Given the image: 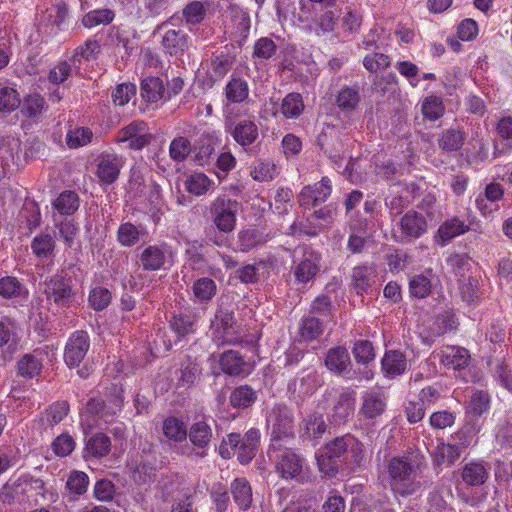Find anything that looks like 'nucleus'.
I'll return each instance as SVG.
<instances>
[{"label":"nucleus","mask_w":512,"mask_h":512,"mask_svg":"<svg viewBox=\"0 0 512 512\" xmlns=\"http://www.w3.org/2000/svg\"><path fill=\"white\" fill-rule=\"evenodd\" d=\"M488 468L483 462L467 463L462 470V480L469 486H480L488 479Z\"/></svg>","instance_id":"obj_28"},{"label":"nucleus","mask_w":512,"mask_h":512,"mask_svg":"<svg viewBox=\"0 0 512 512\" xmlns=\"http://www.w3.org/2000/svg\"><path fill=\"white\" fill-rule=\"evenodd\" d=\"M293 391L300 397L312 394L319 386V378L316 371H307L293 382Z\"/></svg>","instance_id":"obj_39"},{"label":"nucleus","mask_w":512,"mask_h":512,"mask_svg":"<svg viewBox=\"0 0 512 512\" xmlns=\"http://www.w3.org/2000/svg\"><path fill=\"white\" fill-rule=\"evenodd\" d=\"M409 290L412 296L424 298L431 291V281L425 275H416L409 282Z\"/></svg>","instance_id":"obj_62"},{"label":"nucleus","mask_w":512,"mask_h":512,"mask_svg":"<svg viewBox=\"0 0 512 512\" xmlns=\"http://www.w3.org/2000/svg\"><path fill=\"white\" fill-rule=\"evenodd\" d=\"M93 133L89 128L77 127L67 132L66 143L69 148H79L92 141Z\"/></svg>","instance_id":"obj_50"},{"label":"nucleus","mask_w":512,"mask_h":512,"mask_svg":"<svg viewBox=\"0 0 512 512\" xmlns=\"http://www.w3.org/2000/svg\"><path fill=\"white\" fill-rule=\"evenodd\" d=\"M267 425L273 441L293 436V418L285 406L277 405L272 408L267 416Z\"/></svg>","instance_id":"obj_11"},{"label":"nucleus","mask_w":512,"mask_h":512,"mask_svg":"<svg viewBox=\"0 0 512 512\" xmlns=\"http://www.w3.org/2000/svg\"><path fill=\"white\" fill-rule=\"evenodd\" d=\"M115 18L113 10L108 8L95 9L87 12L81 20L82 25L85 28L92 29L99 25H108Z\"/></svg>","instance_id":"obj_38"},{"label":"nucleus","mask_w":512,"mask_h":512,"mask_svg":"<svg viewBox=\"0 0 512 512\" xmlns=\"http://www.w3.org/2000/svg\"><path fill=\"white\" fill-rule=\"evenodd\" d=\"M219 364L222 371L229 376L245 377L252 371V366L239 352L228 350L221 354Z\"/></svg>","instance_id":"obj_19"},{"label":"nucleus","mask_w":512,"mask_h":512,"mask_svg":"<svg viewBox=\"0 0 512 512\" xmlns=\"http://www.w3.org/2000/svg\"><path fill=\"white\" fill-rule=\"evenodd\" d=\"M69 406L66 402H56L46 409L42 421L48 426L59 424L68 414Z\"/></svg>","instance_id":"obj_53"},{"label":"nucleus","mask_w":512,"mask_h":512,"mask_svg":"<svg viewBox=\"0 0 512 512\" xmlns=\"http://www.w3.org/2000/svg\"><path fill=\"white\" fill-rule=\"evenodd\" d=\"M432 356L438 358L445 368L452 370L466 368L471 359L467 349L454 345L444 346L439 351L433 352Z\"/></svg>","instance_id":"obj_16"},{"label":"nucleus","mask_w":512,"mask_h":512,"mask_svg":"<svg viewBox=\"0 0 512 512\" xmlns=\"http://www.w3.org/2000/svg\"><path fill=\"white\" fill-rule=\"evenodd\" d=\"M216 284L210 278H200L192 286L193 295L198 301L204 302L211 300L216 294Z\"/></svg>","instance_id":"obj_46"},{"label":"nucleus","mask_w":512,"mask_h":512,"mask_svg":"<svg viewBox=\"0 0 512 512\" xmlns=\"http://www.w3.org/2000/svg\"><path fill=\"white\" fill-rule=\"evenodd\" d=\"M381 365L385 376L394 378L405 372L407 360L402 352L398 350H388L382 358Z\"/></svg>","instance_id":"obj_24"},{"label":"nucleus","mask_w":512,"mask_h":512,"mask_svg":"<svg viewBox=\"0 0 512 512\" xmlns=\"http://www.w3.org/2000/svg\"><path fill=\"white\" fill-rule=\"evenodd\" d=\"M323 333L322 323L318 318L307 317L300 325V336L305 341H312Z\"/></svg>","instance_id":"obj_55"},{"label":"nucleus","mask_w":512,"mask_h":512,"mask_svg":"<svg viewBox=\"0 0 512 512\" xmlns=\"http://www.w3.org/2000/svg\"><path fill=\"white\" fill-rule=\"evenodd\" d=\"M90 347L89 335L85 331H76L68 339L64 359L69 367L78 366Z\"/></svg>","instance_id":"obj_15"},{"label":"nucleus","mask_w":512,"mask_h":512,"mask_svg":"<svg viewBox=\"0 0 512 512\" xmlns=\"http://www.w3.org/2000/svg\"><path fill=\"white\" fill-rule=\"evenodd\" d=\"M360 101L358 88L344 87L342 88L336 98L337 105L340 109L345 111L354 110Z\"/></svg>","instance_id":"obj_49"},{"label":"nucleus","mask_w":512,"mask_h":512,"mask_svg":"<svg viewBox=\"0 0 512 512\" xmlns=\"http://www.w3.org/2000/svg\"><path fill=\"white\" fill-rule=\"evenodd\" d=\"M321 255L312 250L305 249L302 260L295 266L294 275L297 281L306 283L319 272Z\"/></svg>","instance_id":"obj_21"},{"label":"nucleus","mask_w":512,"mask_h":512,"mask_svg":"<svg viewBox=\"0 0 512 512\" xmlns=\"http://www.w3.org/2000/svg\"><path fill=\"white\" fill-rule=\"evenodd\" d=\"M303 467V459L294 451L286 449L277 455L276 472L283 479L296 478Z\"/></svg>","instance_id":"obj_20"},{"label":"nucleus","mask_w":512,"mask_h":512,"mask_svg":"<svg viewBox=\"0 0 512 512\" xmlns=\"http://www.w3.org/2000/svg\"><path fill=\"white\" fill-rule=\"evenodd\" d=\"M212 339L218 345L237 344L241 336L232 313L219 311L212 321Z\"/></svg>","instance_id":"obj_8"},{"label":"nucleus","mask_w":512,"mask_h":512,"mask_svg":"<svg viewBox=\"0 0 512 512\" xmlns=\"http://www.w3.org/2000/svg\"><path fill=\"white\" fill-rule=\"evenodd\" d=\"M111 301V293L103 287H94L91 289L88 297L89 305L97 311L105 309Z\"/></svg>","instance_id":"obj_57"},{"label":"nucleus","mask_w":512,"mask_h":512,"mask_svg":"<svg viewBox=\"0 0 512 512\" xmlns=\"http://www.w3.org/2000/svg\"><path fill=\"white\" fill-rule=\"evenodd\" d=\"M231 494L241 510H248L252 503V488L245 478H236L231 483Z\"/></svg>","instance_id":"obj_25"},{"label":"nucleus","mask_w":512,"mask_h":512,"mask_svg":"<svg viewBox=\"0 0 512 512\" xmlns=\"http://www.w3.org/2000/svg\"><path fill=\"white\" fill-rule=\"evenodd\" d=\"M391 488L394 493L408 496L416 493L421 487L418 463L410 457H394L388 464Z\"/></svg>","instance_id":"obj_1"},{"label":"nucleus","mask_w":512,"mask_h":512,"mask_svg":"<svg viewBox=\"0 0 512 512\" xmlns=\"http://www.w3.org/2000/svg\"><path fill=\"white\" fill-rule=\"evenodd\" d=\"M141 97L150 103H155L165 96L163 82L158 77H149L141 83Z\"/></svg>","instance_id":"obj_35"},{"label":"nucleus","mask_w":512,"mask_h":512,"mask_svg":"<svg viewBox=\"0 0 512 512\" xmlns=\"http://www.w3.org/2000/svg\"><path fill=\"white\" fill-rule=\"evenodd\" d=\"M338 15L333 11H325L317 20L315 32L318 36L331 33L337 25Z\"/></svg>","instance_id":"obj_63"},{"label":"nucleus","mask_w":512,"mask_h":512,"mask_svg":"<svg viewBox=\"0 0 512 512\" xmlns=\"http://www.w3.org/2000/svg\"><path fill=\"white\" fill-rule=\"evenodd\" d=\"M175 17L172 16L168 20L157 25L154 35L161 34V44L165 52L170 55H181L190 47V38L182 30L170 28L174 25Z\"/></svg>","instance_id":"obj_5"},{"label":"nucleus","mask_w":512,"mask_h":512,"mask_svg":"<svg viewBox=\"0 0 512 512\" xmlns=\"http://www.w3.org/2000/svg\"><path fill=\"white\" fill-rule=\"evenodd\" d=\"M460 448L457 445L441 443L434 453L436 464H453L460 457Z\"/></svg>","instance_id":"obj_47"},{"label":"nucleus","mask_w":512,"mask_h":512,"mask_svg":"<svg viewBox=\"0 0 512 512\" xmlns=\"http://www.w3.org/2000/svg\"><path fill=\"white\" fill-rule=\"evenodd\" d=\"M224 117L226 127L238 144L247 146L257 139L258 127L255 124L254 117L249 116L235 122L234 107L232 105H226L224 107Z\"/></svg>","instance_id":"obj_4"},{"label":"nucleus","mask_w":512,"mask_h":512,"mask_svg":"<svg viewBox=\"0 0 512 512\" xmlns=\"http://www.w3.org/2000/svg\"><path fill=\"white\" fill-rule=\"evenodd\" d=\"M0 295L7 299L26 298L28 290L16 277L6 276L0 279Z\"/></svg>","instance_id":"obj_37"},{"label":"nucleus","mask_w":512,"mask_h":512,"mask_svg":"<svg viewBox=\"0 0 512 512\" xmlns=\"http://www.w3.org/2000/svg\"><path fill=\"white\" fill-rule=\"evenodd\" d=\"M89 485V477L82 471H73L69 475L66 487L74 494L82 495L87 491Z\"/></svg>","instance_id":"obj_58"},{"label":"nucleus","mask_w":512,"mask_h":512,"mask_svg":"<svg viewBox=\"0 0 512 512\" xmlns=\"http://www.w3.org/2000/svg\"><path fill=\"white\" fill-rule=\"evenodd\" d=\"M469 229V224H466L457 217H452L441 224L437 232V237L441 240V245H445L447 242L464 234Z\"/></svg>","instance_id":"obj_27"},{"label":"nucleus","mask_w":512,"mask_h":512,"mask_svg":"<svg viewBox=\"0 0 512 512\" xmlns=\"http://www.w3.org/2000/svg\"><path fill=\"white\" fill-rule=\"evenodd\" d=\"M280 173V168L271 160L257 161L250 172L251 177L258 182L272 181Z\"/></svg>","instance_id":"obj_36"},{"label":"nucleus","mask_w":512,"mask_h":512,"mask_svg":"<svg viewBox=\"0 0 512 512\" xmlns=\"http://www.w3.org/2000/svg\"><path fill=\"white\" fill-rule=\"evenodd\" d=\"M302 436L311 440L313 445L317 444V440L326 430V424L321 414H310L304 419Z\"/></svg>","instance_id":"obj_33"},{"label":"nucleus","mask_w":512,"mask_h":512,"mask_svg":"<svg viewBox=\"0 0 512 512\" xmlns=\"http://www.w3.org/2000/svg\"><path fill=\"white\" fill-rule=\"evenodd\" d=\"M464 141L463 134L457 130H447L439 139V146L446 151L459 149Z\"/></svg>","instance_id":"obj_61"},{"label":"nucleus","mask_w":512,"mask_h":512,"mask_svg":"<svg viewBox=\"0 0 512 512\" xmlns=\"http://www.w3.org/2000/svg\"><path fill=\"white\" fill-rule=\"evenodd\" d=\"M390 65V58L383 53H373L364 57L363 66L369 72H377L386 69Z\"/></svg>","instance_id":"obj_64"},{"label":"nucleus","mask_w":512,"mask_h":512,"mask_svg":"<svg viewBox=\"0 0 512 512\" xmlns=\"http://www.w3.org/2000/svg\"><path fill=\"white\" fill-rule=\"evenodd\" d=\"M304 110L302 96L299 93H289L282 100L280 111L285 118H297Z\"/></svg>","instance_id":"obj_41"},{"label":"nucleus","mask_w":512,"mask_h":512,"mask_svg":"<svg viewBox=\"0 0 512 512\" xmlns=\"http://www.w3.org/2000/svg\"><path fill=\"white\" fill-rule=\"evenodd\" d=\"M224 94L229 104L242 103L248 98L249 86L246 80L240 77H231L225 86Z\"/></svg>","instance_id":"obj_30"},{"label":"nucleus","mask_w":512,"mask_h":512,"mask_svg":"<svg viewBox=\"0 0 512 512\" xmlns=\"http://www.w3.org/2000/svg\"><path fill=\"white\" fill-rule=\"evenodd\" d=\"M424 118L437 120L444 114V105L441 98L431 95L426 97L421 105Z\"/></svg>","instance_id":"obj_52"},{"label":"nucleus","mask_w":512,"mask_h":512,"mask_svg":"<svg viewBox=\"0 0 512 512\" xmlns=\"http://www.w3.org/2000/svg\"><path fill=\"white\" fill-rule=\"evenodd\" d=\"M239 208V202L226 195H219L211 202V218L219 231L229 233L234 230Z\"/></svg>","instance_id":"obj_3"},{"label":"nucleus","mask_w":512,"mask_h":512,"mask_svg":"<svg viewBox=\"0 0 512 512\" xmlns=\"http://www.w3.org/2000/svg\"><path fill=\"white\" fill-rule=\"evenodd\" d=\"M427 217H432L429 210L426 211V216L418 211L407 212L400 221L402 233L411 238H419L427 230Z\"/></svg>","instance_id":"obj_22"},{"label":"nucleus","mask_w":512,"mask_h":512,"mask_svg":"<svg viewBox=\"0 0 512 512\" xmlns=\"http://www.w3.org/2000/svg\"><path fill=\"white\" fill-rule=\"evenodd\" d=\"M325 365L329 371L346 379H354L350 354L344 347H335L328 350Z\"/></svg>","instance_id":"obj_13"},{"label":"nucleus","mask_w":512,"mask_h":512,"mask_svg":"<svg viewBox=\"0 0 512 512\" xmlns=\"http://www.w3.org/2000/svg\"><path fill=\"white\" fill-rule=\"evenodd\" d=\"M99 52V42L94 38L87 39L83 45L75 50L71 58L72 64L76 66L77 63L81 62V59L86 61L94 60Z\"/></svg>","instance_id":"obj_44"},{"label":"nucleus","mask_w":512,"mask_h":512,"mask_svg":"<svg viewBox=\"0 0 512 512\" xmlns=\"http://www.w3.org/2000/svg\"><path fill=\"white\" fill-rule=\"evenodd\" d=\"M332 191L331 180L323 177L314 185L305 186L299 193V204L304 208L313 207L321 202L326 201Z\"/></svg>","instance_id":"obj_17"},{"label":"nucleus","mask_w":512,"mask_h":512,"mask_svg":"<svg viewBox=\"0 0 512 512\" xmlns=\"http://www.w3.org/2000/svg\"><path fill=\"white\" fill-rule=\"evenodd\" d=\"M55 241L49 234H41L36 236L32 243L31 249L39 258H48L54 250Z\"/></svg>","instance_id":"obj_51"},{"label":"nucleus","mask_w":512,"mask_h":512,"mask_svg":"<svg viewBox=\"0 0 512 512\" xmlns=\"http://www.w3.org/2000/svg\"><path fill=\"white\" fill-rule=\"evenodd\" d=\"M153 135L143 120H135L123 127L117 134L116 142L125 144L126 148L141 150L150 144Z\"/></svg>","instance_id":"obj_7"},{"label":"nucleus","mask_w":512,"mask_h":512,"mask_svg":"<svg viewBox=\"0 0 512 512\" xmlns=\"http://www.w3.org/2000/svg\"><path fill=\"white\" fill-rule=\"evenodd\" d=\"M375 267L372 265L357 266L353 269L352 279L358 293L366 292L374 283Z\"/></svg>","instance_id":"obj_34"},{"label":"nucleus","mask_w":512,"mask_h":512,"mask_svg":"<svg viewBox=\"0 0 512 512\" xmlns=\"http://www.w3.org/2000/svg\"><path fill=\"white\" fill-rule=\"evenodd\" d=\"M145 235V230L141 226H136L131 222L122 223L117 230V241L123 247H132L136 245L142 236Z\"/></svg>","instance_id":"obj_31"},{"label":"nucleus","mask_w":512,"mask_h":512,"mask_svg":"<svg viewBox=\"0 0 512 512\" xmlns=\"http://www.w3.org/2000/svg\"><path fill=\"white\" fill-rule=\"evenodd\" d=\"M214 181L201 172L189 175L185 182V189L194 196H202L214 189Z\"/></svg>","instance_id":"obj_29"},{"label":"nucleus","mask_w":512,"mask_h":512,"mask_svg":"<svg viewBox=\"0 0 512 512\" xmlns=\"http://www.w3.org/2000/svg\"><path fill=\"white\" fill-rule=\"evenodd\" d=\"M110 449V438L103 433H96L87 440L84 457L102 458L110 452Z\"/></svg>","instance_id":"obj_26"},{"label":"nucleus","mask_w":512,"mask_h":512,"mask_svg":"<svg viewBox=\"0 0 512 512\" xmlns=\"http://www.w3.org/2000/svg\"><path fill=\"white\" fill-rule=\"evenodd\" d=\"M260 439V433L256 429H250L241 437L240 434L230 433L223 439L219 453L224 459H229L237 452L238 460L242 464L250 462L256 454Z\"/></svg>","instance_id":"obj_2"},{"label":"nucleus","mask_w":512,"mask_h":512,"mask_svg":"<svg viewBox=\"0 0 512 512\" xmlns=\"http://www.w3.org/2000/svg\"><path fill=\"white\" fill-rule=\"evenodd\" d=\"M386 408L385 399L376 392H367L363 396L361 413L369 419H375L380 416Z\"/></svg>","instance_id":"obj_32"},{"label":"nucleus","mask_w":512,"mask_h":512,"mask_svg":"<svg viewBox=\"0 0 512 512\" xmlns=\"http://www.w3.org/2000/svg\"><path fill=\"white\" fill-rule=\"evenodd\" d=\"M53 206L60 214L71 215L79 207L78 195L72 191H64L53 202Z\"/></svg>","instance_id":"obj_43"},{"label":"nucleus","mask_w":512,"mask_h":512,"mask_svg":"<svg viewBox=\"0 0 512 512\" xmlns=\"http://www.w3.org/2000/svg\"><path fill=\"white\" fill-rule=\"evenodd\" d=\"M20 105V98L17 91L0 82V111L11 112Z\"/></svg>","instance_id":"obj_48"},{"label":"nucleus","mask_w":512,"mask_h":512,"mask_svg":"<svg viewBox=\"0 0 512 512\" xmlns=\"http://www.w3.org/2000/svg\"><path fill=\"white\" fill-rule=\"evenodd\" d=\"M335 402L331 410V418L335 424H341L348 420L355 408V393L353 391L331 390L329 393Z\"/></svg>","instance_id":"obj_18"},{"label":"nucleus","mask_w":512,"mask_h":512,"mask_svg":"<svg viewBox=\"0 0 512 512\" xmlns=\"http://www.w3.org/2000/svg\"><path fill=\"white\" fill-rule=\"evenodd\" d=\"M163 433L167 439L180 442L186 439L187 428L180 419L169 417L163 423Z\"/></svg>","instance_id":"obj_42"},{"label":"nucleus","mask_w":512,"mask_h":512,"mask_svg":"<svg viewBox=\"0 0 512 512\" xmlns=\"http://www.w3.org/2000/svg\"><path fill=\"white\" fill-rule=\"evenodd\" d=\"M257 399V394L254 389L248 385H241L235 388L230 395V404L234 408H247L250 407Z\"/></svg>","instance_id":"obj_40"},{"label":"nucleus","mask_w":512,"mask_h":512,"mask_svg":"<svg viewBox=\"0 0 512 512\" xmlns=\"http://www.w3.org/2000/svg\"><path fill=\"white\" fill-rule=\"evenodd\" d=\"M232 62L226 55H217L211 60L209 74L210 78L217 81L223 78L230 70Z\"/></svg>","instance_id":"obj_56"},{"label":"nucleus","mask_w":512,"mask_h":512,"mask_svg":"<svg viewBox=\"0 0 512 512\" xmlns=\"http://www.w3.org/2000/svg\"><path fill=\"white\" fill-rule=\"evenodd\" d=\"M17 366L21 376L33 378L40 373L42 363L35 355L26 354L18 361Z\"/></svg>","instance_id":"obj_54"},{"label":"nucleus","mask_w":512,"mask_h":512,"mask_svg":"<svg viewBox=\"0 0 512 512\" xmlns=\"http://www.w3.org/2000/svg\"><path fill=\"white\" fill-rule=\"evenodd\" d=\"M67 14V4L62 0H57L38 13L37 19L41 26H59L65 21Z\"/></svg>","instance_id":"obj_23"},{"label":"nucleus","mask_w":512,"mask_h":512,"mask_svg":"<svg viewBox=\"0 0 512 512\" xmlns=\"http://www.w3.org/2000/svg\"><path fill=\"white\" fill-rule=\"evenodd\" d=\"M173 257L171 248L166 243L147 246L140 255V262L147 271H157L164 267Z\"/></svg>","instance_id":"obj_14"},{"label":"nucleus","mask_w":512,"mask_h":512,"mask_svg":"<svg viewBox=\"0 0 512 512\" xmlns=\"http://www.w3.org/2000/svg\"><path fill=\"white\" fill-rule=\"evenodd\" d=\"M190 151V142L185 137H178L173 139L169 146L170 157L177 162L185 160Z\"/></svg>","instance_id":"obj_60"},{"label":"nucleus","mask_w":512,"mask_h":512,"mask_svg":"<svg viewBox=\"0 0 512 512\" xmlns=\"http://www.w3.org/2000/svg\"><path fill=\"white\" fill-rule=\"evenodd\" d=\"M325 451L329 456L335 459L344 457L353 462H358L363 453V445L357 438L347 434L328 443L325 447Z\"/></svg>","instance_id":"obj_12"},{"label":"nucleus","mask_w":512,"mask_h":512,"mask_svg":"<svg viewBox=\"0 0 512 512\" xmlns=\"http://www.w3.org/2000/svg\"><path fill=\"white\" fill-rule=\"evenodd\" d=\"M46 301L57 307H68L73 296L72 287L64 277L55 275L46 279L41 288Z\"/></svg>","instance_id":"obj_9"},{"label":"nucleus","mask_w":512,"mask_h":512,"mask_svg":"<svg viewBox=\"0 0 512 512\" xmlns=\"http://www.w3.org/2000/svg\"><path fill=\"white\" fill-rule=\"evenodd\" d=\"M123 406V398L121 390L114 388V396L105 402L101 399H90L86 406V411L91 416H95L91 426H100L102 423H108L121 410Z\"/></svg>","instance_id":"obj_6"},{"label":"nucleus","mask_w":512,"mask_h":512,"mask_svg":"<svg viewBox=\"0 0 512 512\" xmlns=\"http://www.w3.org/2000/svg\"><path fill=\"white\" fill-rule=\"evenodd\" d=\"M136 93V87L132 83L118 84L112 91V101L115 105L124 106Z\"/></svg>","instance_id":"obj_59"},{"label":"nucleus","mask_w":512,"mask_h":512,"mask_svg":"<svg viewBox=\"0 0 512 512\" xmlns=\"http://www.w3.org/2000/svg\"><path fill=\"white\" fill-rule=\"evenodd\" d=\"M126 158L114 152H104L98 156L96 176L101 185H111L125 165Z\"/></svg>","instance_id":"obj_10"},{"label":"nucleus","mask_w":512,"mask_h":512,"mask_svg":"<svg viewBox=\"0 0 512 512\" xmlns=\"http://www.w3.org/2000/svg\"><path fill=\"white\" fill-rule=\"evenodd\" d=\"M189 439L190 441L200 448H204L208 445L210 438L212 436L210 426L204 422H196L194 423L189 431Z\"/></svg>","instance_id":"obj_45"}]
</instances>
